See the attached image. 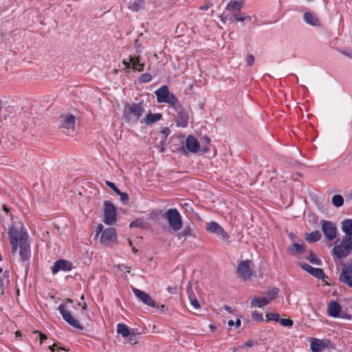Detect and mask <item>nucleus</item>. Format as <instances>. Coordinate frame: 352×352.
I'll use <instances>...</instances> for the list:
<instances>
[{"label":"nucleus","mask_w":352,"mask_h":352,"mask_svg":"<svg viewBox=\"0 0 352 352\" xmlns=\"http://www.w3.org/2000/svg\"><path fill=\"white\" fill-rule=\"evenodd\" d=\"M58 310L61 314L63 320L69 324L80 331L84 329V327L81 325L78 320L73 316L72 313L69 311L66 310L65 305L64 304H60L58 307Z\"/></svg>","instance_id":"10"},{"label":"nucleus","mask_w":352,"mask_h":352,"mask_svg":"<svg viewBox=\"0 0 352 352\" xmlns=\"http://www.w3.org/2000/svg\"><path fill=\"white\" fill-rule=\"evenodd\" d=\"M103 204V222L107 225L112 226L117 221V209L115 205L110 201L105 200Z\"/></svg>","instance_id":"6"},{"label":"nucleus","mask_w":352,"mask_h":352,"mask_svg":"<svg viewBox=\"0 0 352 352\" xmlns=\"http://www.w3.org/2000/svg\"><path fill=\"white\" fill-rule=\"evenodd\" d=\"M56 346H58V344L54 343L52 345L49 346V349L52 351V352H54Z\"/></svg>","instance_id":"61"},{"label":"nucleus","mask_w":352,"mask_h":352,"mask_svg":"<svg viewBox=\"0 0 352 352\" xmlns=\"http://www.w3.org/2000/svg\"><path fill=\"white\" fill-rule=\"evenodd\" d=\"M252 317L253 320L256 321L263 322L264 320L263 314L261 313L256 312V311L252 312Z\"/></svg>","instance_id":"43"},{"label":"nucleus","mask_w":352,"mask_h":352,"mask_svg":"<svg viewBox=\"0 0 352 352\" xmlns=\"http://www.w3.org/2000/svg\"><path fill=\"white\" fill-rule=\"evenodd\" d=\"M332 204L334 206L339 208L344 204V198L340 195H335L332 197Z\"/></svg>","instance_id":"36"},{"label":"nucleus","mask_w":352,"mask_h":352,"mask_svg":"<svg viewBox=\"0 0 352 352\" xmlns=\"http://www.w3.org/2000/svg\"><path fill=\"white\" fill-rule=\"evenodd\" d=\"M122 63L125 65L126 68H131V61L128 62L126 60H124L122 61Z\"/></svg>","instance_id":"60"},{"label":"nucleus","mask_w":352,"mask_h":352,"mask_svg":"<svg viewBox=\"0 0 352 352\" xmlns=\"http://www.w3.org/2000/svg\"><path fill=\"white\" fill-rule=\"evenodd\" d=\"M155 307H156V309H158L161 313H164L168 310V308L164 305H159L155 303Z\"/></svg>","instance_id":"53"},{"label":"nucleus","mask_w":352,"mask_h":352,"mask_svg":"<svg viewBox=\"0 0 352 352\" xmlns=\"http://www.w3.org/2000/svg\"><path fill=\"white\" fill-rule=\"evenodd\" d=\"M342 54H344L345 56L352 58V50L342 52Z\"/></svg>","instance_id":"59"},{"label":"nucleus","mask_w":352,"mask_h":352,"mask_svg":"<svg viewBox=\"0 0 352 352\" xmlns=\"http://www.w3.org/2000/svg\"><path fill=\"white\" fill-rule=\"evenodd\" d=\"M209 150H210L209 147L206 145V146L202 147L201 151L204 153H207L209 151Z\"/></svg>","instance_id":"64"},{"label":"nucleus","mask_w":352,"mask_h":352,"mask_svg":"<svg viewBox=\"0 0 352 352\" xmlns=\"http://www.w3.org/2000/svg\"><path fill=\"white\" fill-rule=\"evenodd\" d=\"M130 61L132 65V68L138 72H143L144 69V65L143 63H140V56L138 57H131Z\"/></svg>","instance_id":"29"},{"label":"nucleus","mask_w":352,"mask_h":352,"mask_svg":"<svg viewBox=\"0 0 352 352\" xmlns=\"http://www.w3.org/2000/svg\"><path fill=\"white\" fill-rule=\"evenodd\" d=\"M303 19L304 21L316 27H319L321 25V22L319 19L314 16L311 12H305L303 14Z\"/></svg>","instance_id":"22"},{"label":"nucleus","mask_w":352,"mask_h":352,"mask_svg":"<svg viewBox=\"0 0 352 352\" xmlns=\"http://www.w3.org/2000/svg\"><path fill=\"white\" fill-rule=\"evenodd\" d=\"M289 252L293 255L302 254L305 252V248L301 244L293 243L289 248Z\"/></svg>","instance_id":"30"},{"label":"nucleus","mask_w":352,"mask_h":352,"mask_svg":"<svg viewBox=\"0 0 352 352\" xmlns=\"http://www.w3.org/2000/svg\"><path fill=\"white\" fill-rule=\"evenodd\" d=\"M117 240V231L114 228L105 229L101 234L100 241L102 244L107 245L110 242Z\"/></svg>","instance_id":"17"},{"label":"nucleus","mask_w":352,"mask_h":352,"mask_svg":"<svg viewBox=\"0 0 352 352\" xmlns=\"http://www.w3.org/2000/svg\"><path fill=\"white\" fill-rule=\"evenodd\" d=\"M279 292V289L277 288V287H273L272 289L267 291V300H269V303L270 302L271 300H274L278 294Z\"/></svg>","instance_id":"37"},{"label":"nucleus","mask_w":352,"mask_h":352,"mask_svg":"<svg viewBox=\"0 0 352 352\" xmlns=\"http://www.w3.org/2000/svg\"><path fill=\"white\" fill-rule=\"evenodd\" d=\"M157 98V101L159 103H167L170 106L176 102L178 98L172 93L169 91L167 85H162L155 91Z\"/></svg>","instance_id":"7"},{"label":"nucleus","mask_w":352,"mask_h":352,"mask_svg":"<svg viewBox=\"0 0 352 352\" xmlns=\"http://www.w3.org/2000/svg\"><path fill=\"white\" fill-rule=\"evenodd\" d=\"M161 133L164 135V139H162L161 141H160V143H162L166 141V138L167 136L170 134V130L169 129L168 127H164L163 128V129L161 131Z\"/></svg>","instance_id":"46"},{"label":"nucleus","mask_w":352,"mask_h":352,"mask_svg":"<svg viewBox=\"0 0 352 352\" xmlns=\"http://www.w3.org/2000/svg\"><path fill=\"white\" fill-rule=\"evenodd\" d=\"M117 333L124 338H128L130 335V329L125 324L119 323L117 325Z\"/></svg>","instance_id":"32"},{"label":"nucleus","mask_w":352,"mask_h":352,"mask_svg":"<svg viewBox=\"0 0 352 352\" xmlns=\"http://www.w3.org/2000/svg\"><path fill=\"white\" fill-rule=\"evenodd\" d=\"M116 267L119 271L123 272L126 270L127 273H130V267L124 264L118 265Z\"/></svg>","instance_id":"50"},{"label":"nucleus","mask_w":352,"mask_h":352,"mask_svg":"<svg viewBox=\"0 0 352 352\" xmlns=\"http://www.w3.org/2000/svg\"><path fill=\"white\" fill-rule=\"evenodd\" d=\"M342 230L346 234L344 236L352 238V219H344L342 222Z\"/></svg>","instance_id":"24"},{"label":"nucleus","mask_w":352,"mask_h":352,"mask_svg":"<svg viewBox=\"0 0 352 352\" xmlns=\"http://www.w3.org/2000/svg\"><path fill=\"white\" fill-rule=\"evenodd\" d=\"M106 184L108 187L113 190L115 193H116L117 195L120 194V190L114 183L109 181H106Z\"/></svg>","instance_id":"44"},{"label":"nucleus","mask_w":352,"mask_h":352,"mask_svg":"<svg viewBox=\"0 0 352 352\" xmlns=\"http://www.w3.org/2000/svg\"><path fill=\"white\" fill-rule=\"evenodd\" d=\"M342 272L339 275V280L352 288V265L342 262Z\"/></svg>","instance_id":"14"},{"label":"nucleus","mask_w":352,"mask_h":352,"mask_svg":"<svg viewBox=\"0 0 352 352\" xmlns=\"http://www.w3.org/2000/svg\"><path fill=\"white\" fill-rule=\"evenodd\" d=\"M234 324H235V327H239L241 326V320L239 318H237L236 320V322H234Z\"/></svg>","instance_id":"63"},{"label":"nucleus","mask_w":352,"mask_h":352,"mask_svg":"<svg viewBox=\"0 0 352 352\" xmlns=\"http://www.w3.org/2000/svg\"><path fill=\"white\" fill-rule=\"evenodd\" d=\"M162 217L167 220L170 228L173 232H178L182 228L183 220L177 209L170 208L162 214Z\"/></svg>","instance_id":"4"},{"label":"nucleus","mask_w":352,"mask_h":352,"mask_svg":"<svg viewBox=\"0 0 352 352\" xmlns=\"http://www.w3.org/2000/svg\"><path fill=\"white\" fill-rule=\"evenodd\" d=\"M201 142L202 144H206V145H208L210 142V139L208 136H204L201 139Z\"/></svg>","instance_id":"57"},{"label":"nucleus","mask_w":352,"mask_h":352,"mask_svg":"<svg viewBox=\"0 0 352 352\" xmlns=\"http://www.w3.org/2000/svg\"><path fill=\"white\" fill-rule=\"evenodd\" d=\"M192 231L193 230L190 226H186L182 232L177 234V237L179 240L183 239L184 241H186L188 236L193 235Z\"/></svg>","instance_id":"28"},{"label":"nucleus","mask_w":352,"mask_h":352,"mask_svg":"<svg viewBox=\"0 0 352 352\" xmlns=\"http://www.w3.org/2000/svg\"><path fill=\"white\" fill-rule=\"evenodd\" d=\"M120 196V200L123 204H126L129 199V195L126 192H123L120 190V194H118Z\"/></svg>","instance_id":"45"},{"label":"nucleus","mask_w":352,"mask_h":352,"mask_svg":"<svg viewBox=\"0 0 352 352\" xmlns=\"http://www.w3.org/2000/svg\"><path fill=\"white\" fill-rule=\"evenodd\" d=\"M167 291L170 293V294H176L177 292V287H170L169 286L168 288H167Z\"/></svg>","instance_id":"58"},{"label":"nucleus","mask_w":352,"mask_h":352,"mask_svg":"<svg viewBox=\"0 0 352 352\" xmlns=\"http://www.w3.org/2000/svg\"><path fill=\"white\" fill-rule=\"evenodd\" d=\"M76 124V118L74 116L70 114L69 116H66L61 123L60 125L58 126L59 129H65L67 130V132L69 131L70 129L74 131L75 128Z\"/></svg>","instance_id":"21"},{"label":"nucleus","mask_w":352,"mask_h":352,"mask_svg":"<svg viewBox=\"0 0 352 352\" xmlns=\"http://www.w3.org/2000/svg\"><path fill=\"white\" fill-rule=\"evenodd\" d=\"M267 320L266 321L273 320L275 322H278L280 320V315L276 313H268L266 315Z\"/></svg>","instance_id":"40"},{"label":"nucleus","mask_w":352,"mask_h":352,"mask_svg":"<svg viewBox=\"0 0 352 352\" xmlns=\"http://www.w3.org/2000/svg\"><path fill=\"white\" fill-rule=\"evenodd\" d=\"M342 307L336 300H331L328 304L327 314L333 318H338L341 314Z\"/></svg>","instance_id":"20"},{"label":"nucleus","mask_w":352,"mask_h":352,"mask_svg":"<svg viewBox=\"0 0 352 352\" xmlns=\"http://www.w3.org/2000/svg\"><path fill=\"white\" fill-rule=\"evenodd\" d=\"M307 260H308L310 263L317 265H322V261L320 258H318L316 256L312 250H309V255L306 257Z\"/></svg>","instance_id":"33"},{"label":"nucleus","mask_w":352,"mask_h":352,"mask_svg":"<svg viewBox=\"0 0 352 352\" xmlns=\"http://www.w3.org/2000/svg\"><path fill=\"white\" fill-rule=\"evenodd\" d=\"M257 342L252 340H248L245 343H243V345L239 346V348H243V347H252L254 345H255Z\"/></svg>","instance_id":"48"},{"label":"nucleus","mask_w":352,"mask_h":352,"mask_svg":"<svg viewBox=\"0 0 352 352\" xmlns=\"http://www.w3.org/2000/svg\"><path fill=\"white\" fill-rule=\"evenodd\" d=\"M280 324L283 327H292L294 324V322L290 318H280L278 321Z\"/></svg>","instance_id":"41"},{"label":"nucleus","mask_w":352,"mask_h":352,"mask_svg":"<svg viewBox=\"0 0 352 352\" xmlns=\"http://www.w3.org/2000/svg\"><path fill=\"white\" fill-rule=\"evenodd\" d=\"M152 76L149 73H144L142 74L139 78V82L146 83L151 80Z\"/></svg>","instance_id":"38"},{"label":"nucleus","mask_w":352,"mask_h":352,"mask_svg":"<svg viewBox=\"0 0 352 352\" xmlns=\"http://www.w3.org/2000/svg\"><path fill=\"white\" fill-rule=\"evenodd\" d=\"M29 234L25 230H21V240L19 244V256L22 265L25 267L27 275L30 269V258L31 257V248L29 241Z\"/></svg>","instance_id":"2"},{"label":"nucleus","mask_w":352,"mask_h":352,"mask_svg":"<svg viewBox=\"0 0 352 352\" xmlns=\"http://www.w3.org/2000/svg\"><path fill=\"white\" fill-rule=\"evenodd\" d=\"M33 333H38V336H39V338H40V340H41V344H42V342L47 340V337L45 334L41 333V331H33Z\"/></svg>","instance_id":"51"},{"label":"nucleus","mask_w":352,"mask_h":352,"mask_svg":"<svg viewBox=\"0 0 352 352\" xmlns=\"http://www.w3.org/2000/svg\"><path fill=\"white\" fill-rule=\"evenodd\" d=\"M148 227V223L144 221L143 218H138L131 222L129 228H140L141 229H146Z\"/></svg>","instance_id":"26"},{"label":"nucleus","mask_w":352,"mask_h":352,"mask_svg":"<svg viewBox=\"0 0 352 352\" xmlns=\"http://www.w3.org/2000/svg\"><path fill=\"white\" fill-rule=\"evenodd\" d=\"M245 19H248L249 21H250L252 19L250 16H243L241 13L239 12V11L234 13L230 18L232 21H243Z\"/></svg>","instance_id":"35"},{"label":"nucleus","mask_w":352,"mask_h":352,"mask_svg":"<svg viewBox=\"0 0 352 352\" xmlns=\"http://www.w3.org/2000/svg\"><path fill=\"white\" fill-rule=\"evenodd\" d=\"M135 330L133 329L131 331L130 330V335L128 336L129 342H134V344L136 343L137 336L140 334V333L135 331Z\"/></svg>","instance_id":"42"},{"label":"nucleus","mask_w":352,"mask_h":352,"mask_svg":"<svg viewBox=\"0 0 352 352\" xmlns=\"http://www.w3.org/2000/svg\"><path fill=\"white\" fill-rule=\"evenodd\" d=\"M162 119V114L157 113H148L143 119V121L146 125H151Z\"/></svg>","instance_id":"23"},{"label":"nucleus","mask_w":352,"mask_h":352,"mask_svg":"<svg viewBox=\"0 0 352 352\" xmlns=\"http://www.w3.org/2000/svg\"><path fill=\"white\" fill-rule=\"evenodd\" d=\"M246 63L248 66H252L254 63V57L252 54H248L246 58Z\"/></svg>","instance_id":"49"},{"label":"nucleus","mask_w":352,"mask_h":352,"mask_svg":"<svg viewBox=\"0 0 352 352\" xmlns=\"http://www.w3.org/2000/svg\"><path fill=\"white\" fill-rule=\"evenodd\" d=\"M299 265L302 270H305L318 279H321L323 281H325V278H328L324 270L321 268L313 267L306 263H300Z\"/></svg>","instance_id":"16"},{"label":"nucleus","mask_w":352,"mask_h":352,"mask_svg":"<svg viewBox=\"0 0 352 352\" xmlns=\"http://www.w3.org/2000/svg\"><path fill=\"white\" fill-rule=\"evenodd\" d=\"M187 294L190 301L192 300L193 298H197L191 286L188 287Z\"/></svg>","instance_id":"47"},{"label":"nucleus","mask_w":352,"mask_h":352,"mask_svg":"<svg viewBox=\"0 0 352 352\" xmlns=\"http://www.w3.org/2000/svg\"><path fill=\"white\" fill-rule=\"evenodd\" d=\"M10 238V243L11 245V252L12 254H15L19 248L20 240H21V231L19 232L14 225H11L8 228V232Z\"/></svg>","instance_id":"12"},{"label":"nucleus","mask_w":352,"mask_h":352,"mask_svg":"<svg viewBox=\"0 0 352 352\" xmlns=\"http://www.w3.org/2000/svg\"><path fill=\"white\" fill-rule=\"evenodd\" d=\"M269 304V300L266 297L254 298L251 301V305L256 307H263Z\"/></svg>","instance_id":"31"},{"label":"nucleus","mask_w":352,"mask_h":352,"mask_svg":"<svg viewBox=\"0 0 352 352\" xmlns=\"http://www.w3.org/2000/svg\"><path fill=\"white\" fill-rule=\"evenodd\" d=\"M223 308H224L225 310H226L229 313H232V307L228 306V305H224Z\"/></svg>","instance_id":"62"},{"label":"nucleus","mask_w":352,"mask_h":352,"mask_svg":"<svg viewBox=\"0 0 352 352\" xmlns=\"http://www.w3.org/2000/svg\"><path fill=\"white\" fill-rule=\"evenodd\" d=\"M132 291L135 296L143 303L152 307H155V301L152 299L148 294L135 287H132Z\"/></svg>","instance_id":"18"},{"label":"nucleus","mask_w":352,"mask_h":352,"mask_svg":"<svg viewBox=\"0 0 352 352\" xmlns=\"http://www.w3.org/2000/svg\"><path fill=\"white\" fill-rule=\"evenodd\" d=\"M320 223L325 238L328 241H333L337 236V228L335 224L332 221L324 219H322Z\"/></svg>","instance_id":"13"},{"label":"nucleus","mask_w":352,"mask_h":352,"mask_svg":"<svg viewBox=\"0 0 352 352\" xmlns=\"http://www.w3.org/2000/svg\"><path fill=\"white\" fill-rule=\"evenodd\" d=\"M162 210H154L148 214L149 220H155L158 218L160 214H162Z\"/></svg>","instance_id":"39"},{"label":"nucleus","mask_w":352,"mask_h":352,"mask_svg":"<svg viewBox=\"0 0 352 352\" xmlns=\"http://www.w3.org/2000/svg\"><path fill=\"white\" fill-rule=\"evenodd\" d=\"M171 107L175 111L173 116L176 126L182 128L187 127L190 119V109L184 107L179 99L171 105Z\"/></svg>","instance_id":"3"},{"label":"nucleus","mask_w":352,"mask_h":352,"mask_svg":"<svg viewBox=\"0 0 352 352\" xmlns=\"http://www.w3.org/2000/svg\"><path fill=\"white\" fill-rule=\"evenodd\" d=\"M103 226L102 224L101 223H99L96 228V236H98L99 235L100 233L102 232H103Z\"/></svg>","instance_id":"56"},{"label":"nucleus","mask_w":352,"mask_h":352,"mask_svg":"<svg viewBox=\"0 0 352 352\" xmlns=\"http://www.w3.org/2000/svg\"><path fill=\"white\" fill-rule=\"evenodd\" d=\"M339 317L343 319L352 320V315L347 314L346 312H342V311L341 314Z\"/></svg>","instance_id":"52"},{"label":"nucleus","mask_w":352,"mask_h":352,"mask_svg":"<svg viewBox=\"0 0 352 352\" xmlns=\"http://www.w3.org/2000/svg\"><path fill=\"white\" fill-rule=\"evenodd\" d=\"M206 229L208 232L216 234L221 241L230 244V236L227 232L216 221L206 223Z\"/></svg>","instance_id":"8"},{"label":"nucleus","mask_w":352,"mask_h":352,"mask_svg":"<svg viewBox=\"0 0 352 352\" xmlns=\"http://www.w3.org/2000/svg\"><path fill=\"white\" fill-rule=\"evenodd\" d=\"M243 6V2L241 1L233 0L231 1L226 7L227 10L230 12H239L241 10Z\"/></svg>","instance_id":"25"},{"label":"nucleus","mask_w":352,"mask_h":352,"mask_svg":"<svg viewBox=\"0 0 352 352\" xmlns=\"http://www.w3.org/2000/svg\"><path fill=\"white\" fill-rule=\"evenodd\" d=\"M145 111L144 101L138 103L126 102L124 105L122 119L126 123L136 124Z\"/></svg>","instance_id":"1"},{"label":"nucleus","mask_w":352,"mask_h":352,"mask_svg":"<svg viewBox=\"0 0 352 352\" xmlns=\"http://www.w3.org/2000/svg\"><path fill=\"white\" fill-rule=\"evenodd\" d=\"M322 237V234L319 230H315L311 233H306L305 239L309 243H314L318 241Z\"/></svg>","instance_id":"27"},{"label":"nucleus","mask_w":352,"mask_h":352,"mask_svg":"<svg viewBox=\"0 0 352 352\" xmlns=\"http://www.w3.org/2000/svg\"><path fill=\"white\" fill-rule=\"evenodd\" d=\"M200 149V144L199 141L192 135L187 136L185 145L178 148V151L186 155L188 153H196Z\"/></svg>","instance_id":"9"},{"label":"nucleus","mask_w":352,"mask_h":352,"mask_svg":"<svg viewBox=\"0 0 352 352\" xmlns=\"http://www.w3.org/2000/svg\"><path fill=\"white\" fill-rule=\"evenodd\" d=\"M134 47L135 48V50H136V52L137 53H140L141 52V45L139 43V41L138 39H136L134 42Z\"/></svg>","instance_id":"55"},{"label":"nucleus","mask_w":352,"mask_h":352,"mask_svg":"<svg viewBox=\"0 0 352 352\" xmlns=\"http://www.w3.org/2000/svg\"><path fill=\"white\" fill-rule=\"evenodd\" d=\"M73 264L71 261L66 259H58L54 263L51 268L52 274H56L60 271L68 272L73 269Z\"/></svg>","instance_id":"15"},{"label":"nucleus","mask_w":352,"mask_h":352,"mask_svg":"<svg viewBox=\"0 0 352 352\" xmlns=\"http://www.w3.org/2000/svg\"><path fill=\"white\" fill-rule=\"evenodd\" d=\"M329 340H320L315 338H311V349L313 352H321L328 347Z\"/></svg>","instance_id":"19"},{"label":"nucleus","mask_w":352,"mask_h":352,"mask_svg":"<svg viewBox=\"0 0 352 352\" xmlns=\"http://www.w3.org/2000/svg\"><path fill=\"white\" fill-rule=\"evenodd\" d=\"M332 251L338 258L346 257L352 251V238L344 236L341 243L335 246Z\"/></svg>","instance_id":"5"},{"label":"nucleus","mask_w":352,"mask_h":352,"mask_svg":"<svg viewBox=\"0 0 352 352\" xmlns=\"http://www.w3.org/2000/svg\"><path fill=\"white\" fill-rule=\"evenodd\" d=\"M252 263L250 260H245L241 261L238 264L236 273L239 277L245 281L250 279L253 275V271L250 267Z\"/></svg>","instance_id":"11"},{"label":"nucleus","mask_w":352,"mask_h":352,"mask_svg":"<svg viewBox=\"0 0 352 352\" xmlns=\"http://www.w3.org/2000/svg\"><path fill=\"white\" fill-rule=\"evenodd\" d=\"M144 0H135L129 8L133 12H138L144 8Z\"/></svg>","instance_id":"34"},{"label":"nucleus","mask_w":352,"mask_h":352,"mask_svg":"<svg viewBox=\"0 0 352 352\" xmlns=\"http://www.w3.org/2000/svg\"><path fill=\"white\" fill-rule=\"evenodd\" d=\"M190 302L191 305L194 307V308L197 309L201 307L197 298H193L192 300H191Z\"/></svg>","instance_id":"54"}]
</instances>
